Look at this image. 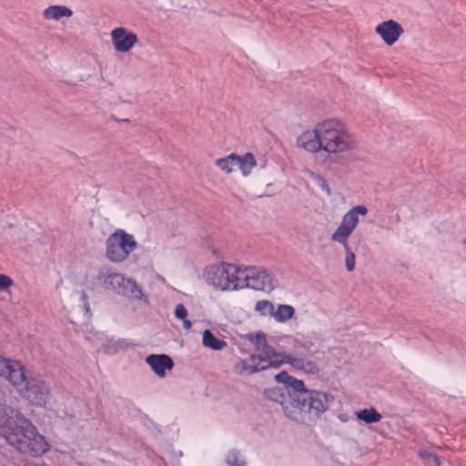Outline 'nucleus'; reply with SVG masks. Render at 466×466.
<instances>
[{
  "instance_id": "obj_1",
  "label": "nucleus",
  "mask_w": 466,
  "mask_h": 466,
  "mask_svg": "<svg viewBox=\"0 0 466 466\" xmlns=\"http://www.w3.org/2000/svg\"><path fill=\"white\" fill-rule=\"evenodd\" d=\"M275 379L277 382L287 387L290 408L286 407L285 413L288 418L297 422H314L333 400V397L325 391L307 390L303 380L289 375L286 371H280Z\"/></svg>"
},
{
  "instance_id": "obj_2",
  "label": "nucleus",
  "mask_w": 466,
  "mask_h": 466,
  "mask_svg": "<svg viewBox=\"0 0 466 466\" xmlns=\"http://www.w3.org/2000/svg\"><path fill=\"white\" fill-rule=\"evenodd\" d=\"M319 351H255L238 359L233 365V371L242 377L268 369H277L283 363L309 374L319 371Z\"/></svg>"
},
{
  "instance_id": "obj_3",
  "label": "nucleus",
  "mask_w": 466,
  "mask_h": 466,
  "mask_svg": "<svg viewBox=\"0 0 466 466\" xmlns=\"http://www.w3.org/2000/svg\"><path fill=\"white\" fill-rule=\"evenodd\" d=\"M298 146L309 153L325 151L338 154L354 147V142L341 121L329 118L317 123L312 129L298 137Z\"/></svg>"
},
{
  "instance_id": "obj_4",
  "label": "nucleus",
  "mask_w": 466,
  "mask_h": 466,
  "mask_svg": "<svg viewBox=\"0 0 466 466\" xmlns=\"http://www.w3.org/2000/svg\"><path fill=\"white\" fill-rule=\"evenodd\" d=\"M15 428L6 436V441L19 452L36 458L46 453L50 445L46 438L40 434L32 421L23 413L15 409H9Z\"/></svg>"
},
{
  "instance_id": "obj_5",
  "label": "nucleus",
  "mask_w": 466,
  "mask_h": 466,
  "mask_svg": "<svg viewBox=\"0 0 466 466\" xmlns=\"http://www.w3.org/2000/svg\"><path fill=\"white\" fill-rule=\"evenodd\" d=\"M368 208L363 205H358L350 208L342 217L341 222L337 229L332 233L330 238L332 241L340 244L345 250V266L349 272L355 268V254L349 245V238L359 224V216H366Z\"/></svg>"
},
{
  "instance_id": "obj_6",
  "label": "nucleus",
  "mask_w": 466,
  "mask_h": 466,
  "mask_svg": "<svg viewBox=\"0 0 466 466\" xmlns=\"http://www.w3.org/2000/svg\"><path fill=\"white\" fill-rule=\"evenodd\" d=\"M15 381L12 384L19 394L30 401L33 405L46 408L50 392L45 381L36 377L27 375L25 368L21 371H15Z\"/></svg>"
},
{
  "instance_id": "obj_7",
  "label": "nucleus",
  "mask_w": 466,
  "mask_h": 466,
  "mask_svg": "<svg viewBox=\"0 0 466 466\" xmlns=\"http://www.w3.org/2000/svg\"><path fill=\"white\" fill-rule=\"evenodd\" d=\"M205 281L222 291L239 290V265L221 262L208 266L203 273Z\"/></svg>"
},
{
  "instance_id": "obj_8",
  "label": "nucleus",
  "mask_w": 466,
  "mask_h": 466,
  "mask_svg": "<svg viewBox=\"0 0 466 466\" xmlns=\"http://www.w3.org/2000/svg\"><path fill=\"white\" fill-rule=\"evenodd\" d=\"M137 242L133 235L117 228L106 239V258L113 263H121L137 249Z\"/></svg>"
},
{
  "instance_id": "obj_9",
  "label": "nucleus",
  "mask_w": 466,
  "mask_h": 466,
  "mask_svg": "<svg viewBox=\"0 0 466 466\" xmlns=\"http://www.w3.org/2000/svg\"><path fill=\"white\" fill-rule=\"evenodd\" d=\"M96 280L105 289H111L118 295L135 299H140L142 296V290L135 280L126 278L121 273L114 272L109 268H101L98 270Z\"/></svg>"
},
{
  "instance_id": "obj_10",
  "label": "nucleus",
  "mask_w": 466,
  "mask_h": 466,
  "mask_svg": "<svg viewBox=\"0 0 466 466\" xmlns=\"http://www.w3.org/2000/svg\"><path fill=\"white\" fill-rule=\"evenodd\" d=\"M238 278L240 289L248 288L255 290L271 291L278 286V280L274 276L261 267L239 265Z\"/></svg>"
},
{
  "instance_id": "obj_11",
  "label": "nucleus",
  "mask_w": 466,
  "mask_h": 466,
  "mask_svg": "<svg viewBox=\"0 0 466 466\" xmlns=\"http://www.w3.org/2000/svg\"><path fill=\"white\" fill-rule=\"evenodd\" d=\"M91 342V347L97 350H123L131 347H140L141 345L134 343L130 339H115L109 338L103 332H96L87 338Z\"/></svg>"
},
{
  "instance_id": "obj_12",
  "label": "nucleus",
  "mask_w": 466,
  "mask_h": 466,
  "mask_svg": "<svg viewBox=\"0 0 466 466\" xmlns=\"http://www.w3.org/2000/svg\"><path fill=\"white\" fill-rule=\"evenodd\" d=\"M111 40L114 48L117 52L126 53L137 42V36L132 31L127 30L126 27H116L111 32Z\"/></svg>"
},
{
  "instance_id": "obj_13",
  "label": "nucleus",
  "mask_w": 466,
  "mask_h": 466,
  "mask_svg": "<svg viewBox=\"0 0 466 466\" xmlns=\"http://www.w3.org/2000/svg\"><path fill=\"white\" fill-rule=\"evenodd\" d=\"M403 32L401 25L392 19L383 21L375 27V33L380 36L387 46L394 45Z\"/></svg>"
},
{
  "instance_id": "obj_14",
  "label": "nucleus",
  "mask_w": 466,
  "mask_h": 466,
  "mask_svg": "<svg viewBox=\"0 0 466 466\" xmlns=\"http://www.w3.org/2000/svg\"><path fill=\"white\" fill-rule=\"evenodd\" d=\"M145 360L158 378H165L167 371L172 370L175 367L173 359L164 353L149 354Z\"/></svg>"
},
{
  "instance_id": "obj_15",
  "label": "nucleus",
  "mask_w": 466,
  "mask_h": 466,
  "mask_svg": "<svg viewBox=\"0 0 466 466\" xmlns=\"http://www.w3.org/2000/svg\"><path fill=\"white\" fill-rule=\"evenodd\" d=\"M23 365L10 359L0 356V378H5L11 384L15 381V371H21Z\"/></svg>"
},
{
  "instance_id": "obj_16",
  "label": "nucleus",
  "mask_w": 466,
  "mask_h": 466,
  "mask_svg": "<svg viewBox=\"0 0 466 466\" xmlns=\"http://www.w3.org/2000/svg\"><path fill=\"white\" fill-rule=\"evenodd\" d=\"M73 11L66 5H49L43 12V16L46 20L59 21L64 17H71Z\"/></svg>"
},
{
  "instance_id": "obj_17",
  "label": "nucleus",
  "mask_w": 466,
  "mask_h": 466,
  "mask_svg": "<svg viewBox=\"0 0 466 466\" xmlns=\"http://www.w3.org/2000/svg\"><path fill=\"white\" fill-rule=\"evenodd\" d=\"M237 167L241 171V174L244 177H248L250 175L253 167L257 166V161L252 153H246L243 156L237 155Z\"/></svg>"
},
{
  "instance_id": "obj_18",
  "label": "nucleus",
  "mask_w": 466,
  "mask_h": 466,
  "mask_svg": "<svg viewBox=\"0 0 466 466\" xmlns=\"http://www.w3.org/2000/svg\"><path fill=\"white\" fill-rule=\"evenodd\" d=\"M294 342L295 348L309 349L319 346L320 339L315 333L308 335L297 334L294 337Z\"/></svg>"
},
{
  "instance_id": "obj_19",
  "label": "nucleus",
  "mask_w": 466,
  "mask_h": 466,
  "mask_svg": "<svg viewBox=\"0 0 466 466\" xmlns=\"http://www.w3.org/2000/svg\"><path fill=\"white\" fill-rule=\"evenodd\" d=\"M355 416L359 420L366 424L379 422L382 416L375 408H366L355 411Z\"/></svg>"
},
{
  "instance_id": "obj_20",
  "label": "nucleus",
  "mask_w": 466,
  "mask_h": 466,
  "mask_svg": "<svg viewBox=\"0 0 466 466\" xmlns=\"http://www.w3.org/2000/svg\"><path fill=\"white\" fill-rule=\"evenodd\" d=\"M203 346L211 350H222L227 347V342L214 336L209 329H205L202 336Z\"/></svg>"
},
{
  "instance_id": "obj_21",
  "label": "nucleus",
  "mask_w": 466,
  "mask_h": 466,
  "mask_svg": "<svg viewBox=\"0 0 466 466\" xmlns=\"http://www.w3.org/2000/svg\"><path fill=\"white\" fill-rule=\"evenodd\" d=\"M295 315V309L290 305L280 304L274 311L273 319L279 323L287 322Z\"/></svg>"
},
{
  "instance_id": "obj_22",
  "label": "nucleus",
  "mask_w": 466,
  "mask_h": 466,
  "mask_svg": "<svg viewBox=\"0 0 466 466\" xmlns=\"http://www.w3.org/2000/svg\"><path fill=\"white\" fill-rule=\"evenodd\" d=\"M246 338L255 347V350H272L268 345L266 335L262 331L247 334Z\"/></svg>"
},
{
  "instance_id": "obj_23",
  "label": "nucleus",
  "mask_w": 466,
  "mask_h": 466,
  "mask_svg": "<svg viewBox=\"0 0 466 466\" xmlns=\"http://www.w3.org/2000/svg\"><path fill=\"white\" fill-rule=\"evenodd\" d=\"M237 165V154L234 153L216 160V166L227 174L231 173Z\"/></svg>"
},
{
  "instance_id": "obj_24",
  "label": "nucleus",
  "mask_w": 466,
  "mask_h": 466,
  "mask_svg": "<svg viewBox=\"0 0 466 466\" xmlns=\"http://www.w3.org/2000/svg\"><path fill=\"white\" fill-rule=\"evenodd\" d=\"M255 309L263 317L270 316L273 318L275 307L271 301L264 299L257 301Z\"/></svg>"
},
{
  "instance_id": "obj_25",
  "label": "nucleus",
  "mask_w": 466,
  "mask_h": 466,
  "mask_svg": "<svg viewBox=\"0 0 466 466\" xmlns=\"http://www.w3.org/2000/svg\"><path fill=\"white\" fill-rule=\"evenodd\" d=\"M420 458L423 461L426 466H440L441 461L440 458L430 452L429 451L422 450L419 452Z\"/></svg>"
},
{
  "instance_id": "obj_26",
  "label": "nucleus",
  "mask_w": 466,
  "mask_h": 466,
  "mask_svg": "<svg viewBox=\"0 0 466 466\" xmlns=\"http://www.w3.org/2000/svg\"><path fill=\"white\" fill-rule=\"evenodd\" d=\"M5 393L0 389V427L5 425L8 420L12 418V413L9 409H12L9 406H5L2 403V400L4 399Z\"/></svg>"
},
{
  "instance_id": "obj_27",
  "label": "nucleus",
  "mask_w": 466,
  "mask_h": 466,
  "mask_svg": "<svg viewBox=\"0 0 466 466\" xmlns=\"http://www.w3.org/2000/svg\"><path fill=\"white\" fill-rule=\"evenodd\" d=\"M225 461L228 466H245V461L236 450H232L228 453Z\"/></svg>"
},
{
  "instance_id": "obj_28",
  "label": "nucleus",
  "mask_w": 466,
  "mask_h": 466,
  "mask_svg": "<svg viewBox=\"0 0 466 466\" xmlns=\"http://www.w3.org/2000/svg\"><path fill=\"white\" fill-rule=\"evenodd\" d=\"M14 285V280L7 275L0 273V291H5Z\"/></svg>"
},
{
  "instance_id": "obj_29",
  "label": "nucleus",
  "mask_w": 466,
  "mask_h": 466,
  "mask_svg": "<svg viewBox=\"0 0 466 466\" xmlns=\"http://www.w3.org/2000/svg\"><path fill=\"white\" fill-rule=\"evenodd\" d=\"M175 316L179 319H184L187 316V310L183 304H178L176 307Z\"/></svg>"
},
{
  "instance_id": "obj_30",
  "label": "nucleus",
  "mask_w": 466,
  "mask_h": 466,
  "mask_svg": "<svg viewBox=\"0 0 466 466\" xmlns=\"http://www.w3.org/2000/svg\"><path fill=\"white\" fill-rule=\"evenodd\" d=\"M80 299H81V301L83 302V307L85 309L86 314L87 316H91V309H90V305L88 302V297L85 291H83L81 293Z\"/></svg>"
},
{
  "instance_id": "obj_31",
  "label": "nucleus",
  "mask_w": 466,
  "mask_h": 466,
  "mask_svg": "<svg viewBox=\"0 0 466 466\" xmlns=\"http://www.w3.org/2000/svg\"><path fill=\"white\" fill-rule=\"evenodd\" d=\"M315 181L318 183V185L321 187V189L327 191L328 194L330 193L329 187L327 183V181L320 176L315 177Z\"/></svg>"
},
{
  "instance_id": "obj_32",
  "label": "nucleus",
  "mask_w": 466,
  "mask_h": 466,
  "mask_svg": "<svg viewBox=\"0 0 466 466\" xmlns=\"http://www.w3.org/2000/svg\"><path fill=\"white\" fill-rule=\"evenodd\" d=\"M170 456L172 458H174L175 460H178L179 458H181L183 456V452L182 451H175V450H172L170 451Z\"/></svg>"
},
{
  "instance_id": "obj_33",
  "label": "nucleus",
  "mask_w": 466,
  "mask_h": 466,
  "mask_svg": "<svg viewBox=\"0 0 466 466\" xmlns=\"http://www.w3.org/2000/svg\"><path fill=\"white\" fill-rule=\"evenodd\" d=\"M183 320V326L185 329H188L191 328V322L186 319H182Z\"/></svg>"
},
{
  "instance_id": "obj_34",
  "label": "nucleus",
  "mask_w": 466,
  "mask_h": 466,
  "mask_svg": "<svg viewBox=\"0 0 466 466\" xmlns=\"http://www.w3.org/2000/svg\"><path fill=\"white\" fill-rule=\"evenodd\" d=\"M25 466H48V465L46 463L30 462V463H26Z\"/></svg>"
},
{
  "instance_id": "obj_35",
  "label": "nucleus",
  "mask_w": 466,
  "mask_h": 466,
  "mask_svg": "<svg viewBox=\"0 0 466 466\" xmlns=\"http://www.w3.org/2000/svg\"><path fill=\"white\" fill-rule=\"evenodd\" d=\"M339 419H340L342 421H346V419H345L344 415H340V416H339Z\"/></svg>"
},
{
  "instance_id": "obj_36",
  "label": "nucleus",
  "mask_w": 466,
  "mask_h": 466,
  "mask_svg": "<svg viewBox=\"0 0 466 466\" xmlns=\"http://www.w3.org/2000/svg\"><path fill=\"white\" fill-rule=\"evenodd\" d=\"M272 400H274L275 401H279L277 398H272L270 397Z\"/></svg>"
}]
</instances>
